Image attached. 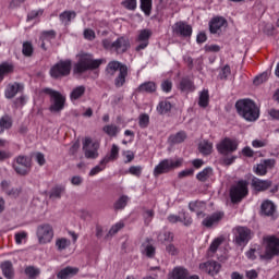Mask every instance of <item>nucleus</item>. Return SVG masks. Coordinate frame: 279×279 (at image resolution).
Returning <instances> with one entry per match:
<instances>
[{
    "label": "nucleus",
    "mask_w": 279,
    "mask_h": 279,
    "mask_svg": "<svg viewBox=\"0 0 279 279\" xmlns=\"http://www.w3.org/2000/svg\"><path fill=\"white\" fill-rule=\"evenodd\" d=\"M236 112L242 119L254 123L260 117V109L252 99H240L235 102Z\"/></svg>",
    "instance_id": "f257e3e1"
},
{
    "label": "nucleus",
    "mask_w": 279,
    "mask_h": 279,
    "mask_svg": "<svg viewBox=\"0 0 279 279\" xmlns=\"http://www.w3.org/2000/svg\"><path fill=\"white\" fill-rule=\"evenodd\" d=\"M101 59H93V54L83 53L78 56V61L74 65V73H86L101 66Z\"/></svg>",
    "instance_id": "f03ea898"
},
{
    "label": "nucleus",
    "mask_w": 279,
    "mask_h": 279,
    "mask_svg": "<svg viewBox=\"0 0 279 279\" xmlns=\"http://www.w3.org/2000/svg\"><path fill=\"white\" fill-rule=\"evenodd\" d=\"M182 162H184L182 158L163 159L155 167L153 173L155 178H158V175H162V173H169V171H173V169H180Z\"/></svg>",
    "instance_id": "7ed1b4c3"
},
{
    "label": "nucleus",
    "mask_w": 279,
    "mask_h": 279,
    "mask_svg": "<svg viewBox=\"0 0 279 279\" xmlns=\"http://www.w3.org/2000/svg\"><path fill=\"white\" fill-rule=\"evenodd\" d=\"M43 93H45V95H49L52 102L50 106V112H60L61 110H64L66 97H64L60 92L46 87L43 89Z\"/></svg>",
    "instance_id": "20e7f679"
},
{
    "label": "nucleus",
    "mask_w": 279,
    "mask_h": 279,
    "mask_svg": "<svg viewBox=\"0 0 279 279\" xmlns=\"http://www.w3.org/2000/svg\"><path fill=\"white\" fill-rule=\"evenodd\" d=\"M104 49H109L110 51H116V53H125L130 49V39L126 37H119L114 41H110V39L102 40Z\"/></svg>",
    "instance_id": "39448f33"
},
{
    "label": "nucleus",
    "mask_w": 279,
    "mask_h": 279,
    "mask_svg": "<svg viewBox=\"0 0 279 279\" xmlns=\"http://www.w3.org/2000/svg\"><path fill=\"white\" fill-rule=\"evenodd\" d=\"M266 248L264 255H260L262 260H271L275 256H279V238L274 235L264 239Z\"/></svg>",
    "instance_id": "423d86ee"
},
{
    "label": "nucleus",
    "mask_w": 279,
    "mask_h": 279,
    "mask_svg": "<svg viewBox=\"0 0 279 279\" xmlns=\"http://www.w3.org/2000/svg\"><path fill=\"white\" fill-rule=\"evenodd\" d=\"M71 60H61L50 69V76L53 77V80L66 77V75H71Z\"/></svg>",
    "instance_id": "0eeeda50"
},
{
    "label": "nucleus",
    "mask_w": 279,
    "mask_h": 279,
    "mask_svg": "<svg viewBox=\"0 0 279 279\" xmlns=\"http://www.w3.org/2000/svg\"><path fill=\"white\" fill-rule=\"evenodd\" d=\"M53 226L49 223H41L37 227L36 236L39 245H47L53 241Z\"/></svg>",
    "instance_id": "6e6552de"
},
{
    "label": "nucleus",
    "mask_w": 279,
    "mask_h": 279,
    "mask_svg": "<svg viewBox=\"0 0 279 279\" xmlns=\"http://www.w3.org/2000/svg\"><path fill=\"white\" fill-rule=\"evenodd\" d=\"M216 149L220 156H230V154H234L239 149V142L230 137H225L216 144Z\"/></svg>",
    "instance_id": "1a4fd4ad"
},
{
    "label": "nucleus",
    "mask_w": 279,
    "mask_h": 279,
    "mask_svg": "<svg viewBox=\"0 0 279 279\" xmlns=\"http://www.w3.org/2000/svg\"><path fill=\"white\" fill-rule=\"evenodd\" d=\"M234 243L240 247H245L252 241V230L247 227H235L233 229Z\"/></svg>",
    "instance_id": "9d476101"
},
{
    "label": "nucleus",
    "mask_w": 279,
    "mask_h": 279,
    "mask_svg": "<svg viewBox=\"0 0 279 279\" xmlns=\"http://www.w3.org/2000/svg\"><path fill=\"white\" fill-rule=\"evenodd\" d=\"M247 181H239L235 185L231 186L230 197L233 204H239L241 199L247 196Z\"/></svg>",
    "instance_id": "9b49d317"
},
{
    "label": "nucleus",
    "mask_w": 279,
    "mask_h": 279,
    "mask_svg": "<svg viewBox=\"0 0 279 279\" xmlns=\"http://www.w3.org/2000/svg\"><path fill=\"white\" fill-rule=\"evenodd\" d=\"M83 153L87 160H96V158H99V143L86 137L83 141Z\"/></svg>",
    "instance_id": "f8f14e48"
},
{
    "label": "nucleus",
    "mask_w": 279,
    "mask_h": 279,
    "mask_svg": "<svg viewBox=\"0 0 279 279\" xmlns=\"http://www.w3.org/2000/svg\"><path fill=\"white\" fill-rule=\"evenodd\" d=\"M13 169L20 175H27V172L32 169V159L27 156H19L13 163Z\"/></svg>",
    "instance_id": "ddd939ff"
},
{
    "label": "nucleus",
    "mask_w": 279,
    "mask_h": 279,
    "mask_svg": "<svg viewBox=\"0 0 279 279\" xmlns=\"http://www.w3.org/2000/svg\"><path fill=\"white\" fill-rule=\"evenodd\" d=\"M172 33L174 36H181V38H191L193 36V26L186 22L179 21L172 25Z\"/></svg>",
    "instance_id": "4468645a"
},
{
    "label": "nucleus",
    "mask_w": 279,
    "mask_h": 279,
    "mask_svg": "<svg viewBox=\"0 0 279 279\" xmlns=\"http://www.w3.org/2000/svg\"><path fill=\"white\" fill-rule=\"evenodd\" d=\"M259 215L262 217H270V219H277L278 218V209L276 207V204L274 202L266 199L260 205Z\"/></svg>",
    "instance_id": "2eb2a0df"
},
{
    "label": "nucleus",
    "mask_w": 279,
    "mask_h": 279,
    "mask_svg": "<svg viewBox=\"0 0 279 279\" xmlns=\"http://www.w3.org/2000/svg\"><path fill=\"white\" fill-rule=\"evenodd\" d=\"M149 38H151L150 29L145 28L140 31L135 39V43H137L135 51H143V49H147V47L149 46Z\"/></svg>",
    "instance_id": "dca6fc26"
},
{
    "label": "nucleus",
    "mask_w": 279,
    "mask_h": 279,
    "mask_svg": "<svg viewBox=\"0 0 279 279\" xmlns=\"http://www.w3.org/2000/svg\"><path fill=\"white\" fill-rule=\"evenodd\" d=\"M199 270L209 276H217L221 271V264L215 260H208L199 264Z\"/></svg>",
    "instance_id": "f3484780"
},
{
    "label": "nucleus",
    "mask_w": 279,
    "mask_h": 279,
    "mask_svg": "<svg viewBox=\"0 0 279 279\" xmlns=\"http://www.w3.org/2000/svg\"><path fill=\"white\" fill-rule=\"evenodd\" d=\"M274 167H276V160L265 159L254 167V171L256 175H267V170L274 169Z\"/></svg>",
    "instance_id": "a211bd4d"
},
{
    "label": "nucleus",
    "mask_w": 279,
    "mask_h": 279,
    "mask_svg": "<svg viewBox=\"0 0 279 279\" xmlns=\"http://www.w3.org/2000/svg\"><path fill=\"white\" fill-rule=\"evenodd\" d=\"M25 90V85L23 83H11L7 86L5 97L7 99H14L19 93H23Z\"/></svg>",
    "instance_id": "6ab92c4d"
},
{
    "label": "nucleus",
    "mask_w": 279,
    "mask_h": 279,
    "mask_svg": "<svg viewBox=\"0 0 279 279\" xmlns=\"http://www.w3.org/2000/svg\"><path fill=\"white\" fill-rule=\"evenodd\" d=\"M221 219H223V213H215L210 216H207L202 221V226H204L205 228H213V226H218Z\"/></svg>",
    "instance_id": "aec40b11"
},
{
    "label": "nucleus",
    "mask_w": 279,
    "mask_h": 279,
    "mask_svg": "<svg viewBox=\"0 0 279 279\" xmlns=\"http://www.w3.org/2000/svg\"><path fill=\"white\" fill-rule=\"evenodd\" d=\"M142 254L147 258H154L156 256V246L151 244V240L146 239L142 244Z\"/></svg>",
    "instance_id": "412c9836"
},
{
    "label": "nucleus",
    "mask_w": 279,
    "mask_h": 279,
    "mask_svg": "<svg viewBox=\"0 0 279 279\" xmlns=\"http://www.w3.org/2000/svg\"><path fill=\"white\" fill-rule=\"evenodd\" d=\"M205 207L206 205L204 204V202L199 201H194L189 204V209L191 210V213H196L198 219H204V217H206V214L202 211Z\"/></svg>",
    "instance_id": "4be33fe9"
},
{
    "label": "nucleus",
    "mask_w": 279,
    "mask_h": 279,
    "mask_svg": "<svg viewBox=\"0 0 279 279\" xmlns=\"http://www.w3.org/2000/svg\"><path fill=\"white\" fill-rule=\"evenodd\" d=\"M78 272H80V268L68 266V267L61 269L57 274V278L58 279H69V278H73V276H77Z\"/></svg>",
    "instance_id": "5701e85b"
},
{
    "label": "nucleus",
    "mask_w": 279,
    "mask_h": 279,
    "mask_svg": "<svg viewBox=\"0 0 279 279\" xmlns=\"http://www.w3.org/2000/svg\"><path fill=\"white\" fill-rule=\"evenodd\" d=\"M252 186L255 191H258V192L267 191L271 186V181L253 178Z\"/></svg>",
    "instance_id": "b1692460"
},
{
    "label": "nucleus",
    "mask_w": 279,
    "mask_h": 279,
    "mask_svg": "<svg viewBox=\"0 0 279 279\" xmlns=\"http://www.w3.org/2000/svg\"><path fill=\"white\" fill-rule=\"evenodd\" d=\"M0 269L4 278L12 279L14 278V266L12 262L5 260L0 264Z\"/></svg>",
    "instance_id": "393cba45"
},
{
    "label": "nucleus",
    "mask_w": 279,
    "mask_h": 279,
    "mask_svg": "<svg viewBox=\"0 0 279 279\" xmlns=\"http://www.w3.org/2000/svg\"><path fill=\"white\" fill-rule=\"evenodd\" d=\"M125 77H128V65H122L118 76L114 80L116 88H121L125 84Z\"/></svg>",
    "instance_id": "a878e982"
},
{
    "label": "nucleus",
    "mask_w": 279,
    "mask_h": 279,
    "mask_svg": "<svg viewBox=\"0 0 279 279\" xmlns=\"http://www.w3.org/2000/svg\"><path fill=\"white\" fill-rule=\"evenodd\" d=\"M223 25H226V19L215 17L209 23V32L211 34H217L219 32V29H221V27H223Z\"/></svg>",
    "instance_id": "bb28decb"
},
{
    "label": "nucleus",
    "mask_w": 279,
    "mask_h": 279,
    "mask_svg": "<svg viewBox=\"0 0 279 279\" xmlns=\"http://www.w3.org/2000/svg\"><path fill=\"white\" fill-rule=\"evenodd\" d=\"M157 239L161 245H168L169 243H173L174 234L171 231L165 230L158 234Z\"/></svg>",
    "instance_id": "cd10ccee"
},
{
    "label": "nucleus",
    "mask_w": 279,
    "mask_h": 279,
    "mask_svg": "<svg viewBox=\"0 0 279 279\" xmlns=\"http://www.w3.org/2000/svg\"><path fill=\"white\" fill-rule=\"evenodd\" d=\"M158 86L156 85L155 82H145V83H142L138 87H137V93H148V94H151V93H156Z\"/></svg>",
    "instance_id": "c85d7f7f"
},
{
    "label": "nucleus",
    "mask_w": 279,
    "mask_h": 279,
    "mask_svg": "<svg viewBox=\"0 0 279 279\" xmlns=\"http://www.w3.org/2000/svg\"><path fill=\"white\" fill-rule=\"evenodd\" d=\"M213 143L209 142L208 140H203L198 144V150L201 154H203V156H210L213 154Z\"/></svg>",
    "instance_id": "c756f323"
},
{
    "label": "nucleus",
    "mask_w": 279,
    "mask_h": 279,
    "mask_svg": "<svg viewBox=\"0 0 279 279\" xmlns=\"http://www.w3.org/2000/svg\"><path fill=\"white\" fill-rule=\"evenodd\" d=\"M63 193H66V186H64V185H56L54 187H52L50 190L49 197L51 199H61Z\"/></svg>",
    "instance_id": "7c9ffc66"
},
{
    "label": "nucleus",
    "mask_w": 279,
    "mask_h": 279,
    "mask_svg": "<svg viewBox=\"0 0 279 279\" xmlns=\"http://www.w3.org/2000/svg\"><path fill=\"white\" fill-rule=\"evenodd\" d=\"M121 66L126 65L119 61H110L106 68L107 74H109L111 77L114 76L117 71H119V73L121 72Z\"/></svg>",
    "instance_id": "2f4dec72"
},
{
    "label": "nucleus",
    "mask_w": 279,
    "mask_h": 279,
    "mask_svg": "<svg viewBox=\"0 0 279 279\" xmlns=\"http://www.w3.org/2000/svg\"><path fill=\"white\" fill-rule=\"evenodd\" d=\"M86 93V86L80 85L72 89L70 94L71 101H77V99H82L84 97V94Z\"/></svg>",
    "instance_id": "473e14b6"
},
{
    "label": "nucleus",
    "mask_w": 279,
    "mask_h": 279,
    "mask_svg": "<svg viewBox=\"0 0 279 279\" xmlns=\"http://www.w3.org/2000/svg\"><path fill=\"white\" fill-rule=\"evenodd\" d=\"M75 16H77L75 11H64L59 15V19L63 25H70Z\"/></svg>",
    "instance_id": "72a5a7b5"
},
{
    "label": "nucleus",
    "mask_w": 279,
    "mask_h": 279,
    "mask_svg": "<svg viewBox=\"0 0 279 279\" xmlns=\"http://www.w3.org/2000/svg\"><path fill=\"white\" fill-rule=\"evenodd\" d=\"M186 132L179 131L177 134H172L169 136V142L172 143V145H178L180 143H184L186 141Z\"/></svg>",
    "instance_id": "f704fd0d"
},
{
    "label": "nucleus",
    "mask_w": 279,
    "mask_h": 279,
    "mask_svg": "<svg viewBox=\"0 0 279 279\" xmlns=\"http://www.w3.org/2000/svg\"><path fill=\"white\" fill-rule=\"evenodd\" d=\"M8 141L0 138V162H3L10 158H12V153L9 150H3L4 147H7Z\"/></svg>",
    "instance_id": "c9c22d12"
},
{
    "label": "nucleus",
    "mask_w": 279,
    "mask_h": 279,
    "mask_svg": "<svg viewBox=\"0 0 279 279\" xmlns=\"http://www.w3.org/2000/svg\"><path fill=\"white\" fill-rule=\"evenodd\" d=\"M117 158H119V146H117V144H113L110 150V155L105 156L101 159V163L104 165V162H110L112 160H117Z\"/></svg>",
    "instance_id": "e433bc0d"
},
{
    "label": "nucleus",
    "mask_w": 279,
    "mask_h": 279,
    "mask_svg": "<svg viewBox=\"0 0 279 279\" xmlns=\"http://www.w3.org/2000/svg\"><path fill=\"white\" fill-rule=\"evenodd\" d=\"M12 128V118L8 114L0 118V134H3L5 130Z\"/></svg>",
    "instance_id": "4c0bfd02"
},
{
    "label": "nucleus",
    "mask_w": 279,
    "mask_h": 279,
    "mask_svg": "<svg viewBox=\"0 0 279 279\" xmlns=\"http://www.w3.org/2000/svg\"><path fill=\"white\" fill-rule=\"evenodd\" d=\"M211 177H213V168L207 167L203 171L196 174V180H198L199 182H206Z\"/></svg>",
    "instance_id": "58836bf2"
},
{
    "label": "nucleus",
    "mask_w": 279,
    "mask_h": 279,
    "mask_svg": "<svg viewBox=\"0 0 279 279\" xmlns=\"http://www.w3.org/2000/svg\"><path fill=\"white\" fill-rule=\"evenodd\" d=\"M180 90L182 92H193L195 90V85H193V81L190 78H182L180 82Z\"/></svg>",
    "instance_id": "ea45409f"
},
{
    "label": "nucleus",
    "mask_w": 279,
    "mask_h": 279,
    "mask_svg": "<svg viewBox=\"0 0 279 279\" xmlns=\"http://www.w3.org/2000/svg\"><path fill=\"white\" fill-rule=\"evenodd\" d=\"M208 101H210L208 89H203L199 94L198 106L201 108H208Z\"/></svg>",
    "instance_id": "a19ab883"
},
{
    "label": "nucleus",
    "mask_w": 279,
    "mask_h": 279,
    "mask_svg": "<svg viewBox=\"0 0 279 279\" xmlns=\"http://www.w3.org/2000/svg\"><path fill=\"white\" fill-rule=\"evenodd\" d=\"M187 276H189V270H186L183 267H177L172 271L171 279H186Z\"/></svg>",
    "instance_id": "79ce46f5"
},
{
    "label": "nucleus",
    "mask_w": 279,
    "mask_h": 279,
    "mask_svg": "<svg viewBox=\"0 0 279 279\" xmlns=\"http://www.w3.org/2000/svg\"><path fill=\"white\" fill-rule=\"evenodd\" d=\"M71 246V240L66 238H58L56 240V247L58 252H63V250H66V247Z\"/></svg>",
    "instance_id": "37998d69"
},
{
    "label": "nucleus",
    "mask_w": 279,
    "mask_h": 279,
    "mask_svg": "<svg viewBox=\"0 0 279 279\" xmlns=\"http://www.w3.org/2000/svg\"><path fill=\"white\" fill-rule=\"evenodd\" d=\"M14 71V65L10 64V63H2L0 65V82H3V77H5V75L12 73Z\"/></svg>",
    "instance_id": "c03bdc74"
},
{
    "label": "nucleus",
    "mask_w": 279,
    "mask_h": 279,
    "mask_svg": "<svg viewBox=\"0 0 279 279\" xmlns=\"http://www.w3.org/2000/svg\"><path fill=\"white\" fill-rule=\"evenodd\" d=\"M171 104L167 100H162L157 106V112L159 114H167V112H171Z\"/></svg>",
    "instance_id": "a18cd8bd"
},
{
    "label": "nucleus",
    "mask_w": 279,
    "mask_h": 279,
    "mask_svg": "<svg viewBox=\"0 0 279 279\" xmlns=\"http://www.w3.org/2000/svg\"><path fill=\"white\" fill-rule=\"evenodd\" d=\"M140 8L145 16H151V0H140Z\"/></svg>",
    "instance_id": "49530a36"
},
{
    "label": "nucleus",
    "mask_w": 279,
    "mask_h": 279,
    "mask_svg": "<svg viewBox=\"0 0 279 279\" xmlns=\"http://www.w3.org/2000/svg\"><path fill=\"white\" fill-rule=\"evenodd\" d=\"M130 197L128 195H122L113 205L114 210H123L128 206Z\"/></svg>",
    "instance_id": "de8ad7c7"
},
{
    "label": "nucleus",
    "mask_w": 279,
    "mask_h": 279,
    "mask_svg": "<svg viewBox=\"0 0 279 279\" xmlns=\"http://www.w3.org/2000/svg\"><path fill=\"white\" fill-rule=\"evenodd\" d=\"M22 53L25 58H32L34 54V46L29 41H24L22 46Z\"/></svg>",
    "instance_id": "09e8293b"
},
{
    "label": "nucleus",
    "mask_w": 279,
    "mask_h": 279,
    "mask_svg": "<svg viewBox=\"0 0 279 279\" xmlns=\"http://www.w3.org/2000/svg\"><path fill=\"white\" fill-rule=\"evenodd\" d=\"M165 246L166 253H168L169 256H178V254H180V248L178 247V245L173 244V242H170Z\"/></svg>",
    "instance_id": "8fccbe9b"
},
{
    "label": "nucleus",
    "mask_w": 279,
    "mask_h": 279,
    "mask_svg": "<svg viewBox=\"0 0 279 279\" xmlns=\"http://www.w3.org/2000/svg\"><path fill=\"white\" fill-rule=\"evenodd\" d=\"M56 38V31H45L41 33L40 40L41 43H51Z\"/></svg>",
    "instance_id": "3c124183"
},
{
    "label": "nucleus",
    "mask_w": 279,
    "mask_h": 279,
    "mask_svg": "<svg viewBox=\"0 0 279 279\" xmlns=\"http://www.w3.org/2000/svg\"><path fill=\"white\" fill-rule=\"evenodd\" d=\"M102 131L105 134H108V136H117L119 134V126L114 124L105 125Z\"/></svg>",
    "instance_id": "603ef678"
},
{
    "label": "nucleus",
    "mask_w": 279,
    "mask_h": 279,
    "mask_svg": "<svg viewBox=\"0 0 279 279\" xmlns=\"http://www.w3.org/2000/svg\"><path fill=\"white\" fill-rule=\"evenodd\" d=\"M138 125H140V128L145 130V128H147L149 125V114H147V113L140 114Z\"/></svg>",
    "instance_id": "864d4df0"
},
{
    "label": "nucleus",
    "mask_w": 279,
    "mask_h": 279,
    "mask_svg": "<svg viewBox=\"0 0 279 279\" xmlns=\"http://www.w3.org/2000/svg\"><path fill=\"white\" fill-rule=\"evenodd\" d=\"M122 228H125V223H123V222H117L116 225H113V226L110 228V230H109L107 236H114V234H117V232H119V230H122Z\"/></svg>",
    "instance_id": "5fc2aeb1"
},
{
    "label": "nucleus",
    "mask_w": 279,
    "mask_h": 279,
    "mask_svg": "<svg viewBox=\"0 0 279 279\" xmlns=\"http://www.w3.org/2000/svg\"><path fill=\"white\" fill-rule=\"evenodd\" d=\"M222 243H223V238H216L209 246V252H211V254H215V252L219 250V245H221Z\"/></svg>",
    "instance_id": "6e6d98bb"
},
{
    "label": "nucleus",
    "mask_w": 279,
    "mask_h": 279,
    "mask_svg": "<svg viewBox=\"0 0 279 279\" xmlns=\"http://www.w3.org/2000/svg\"><path fill=\"white\" fill-rule=\"evenodd\" d=\"M267 80H269V73L264 72L254 78L253 84H255V86H259V84L267 82Z\"/></svg>",
    "instance_id": "4d7b16f0"
},
{
    "label": "nucleus",
    "mask_w": 279,
    "mask_h": 279,
    "mask_svg": "<svg viewBox=\"0 0 279 279\" xmlns=\"http://www.w3.org/2000/svg\"><path fill=\"white\" fill-rule=\"evenodd\" d=\"M106 165H108L107 162H99V165H97L96 167L92 168V170L89 171V175H97V173H101V171H104L106 169Z\"/></svg>",
    "instance_id": "13d9d810"
},
{
    "label": "nucleus",
    "mask_w": 279,
    "mask_h": 279,
    "mask_svg": "<svg viewBox=\"0 0 279 279\" xmlns=\"http://www.w3.org/2000/svg\"><path fill=\"white\" fill-rule=\"evenodd\" d=\"M181 223H183V226H192L193 225V218L186 213V211H181Z\"/></svg>",
    "instance_id": "bf43d9fd"
},
{
    "label": "nucleus",
    "mask_w": 279,
    "mask_h": 279,
    "mask_svg": "<svg viewBox=\"0 0 279 279\" xmlns=\"http://www.w3.org/2000/svg\"><path fill=\"white\" fill-rule=\"evenodd\" d=\"M23 241H27V232L21 231V232L15 233L16 245H22Z\"/></svg>",
    "instance_id": "052dcab7"
},
{
    "label": "nucleus",
    "mask_w": 279,
    "mask_h": 279,
    "mask_svg": "<svg viewBox=\"0 0 279 279\" xmlns=\"http://www.w3.org/2000/svg\"><path fill=\"white\" fill-rule=\"evenodd\" d=\"M122 5L126 10L134 11V10H136L137 3H136V0H124V1H122Z\"/></svg>",
    "instance_id": "680f3d73"
},
{
    "label": "nucleus",
    "mask_w": 279,
    "mask_h": 279,
    "mask_svg": "<svg viewBox=\"0 0 279 279\" xmlns=\"http://www.w3.org/2000/svg\"><path fill=\"white\" fill-rule=\"evenodd\" d=\"M171 88H173V83L169 80H166L161 83V90L163 93H171Z\"/></svg>",
    "instance_id": "e2e57ef3"
},
{
    "label": "nucleus",
    "mask_w": 279,
    "mask_h": 279,
    "mask_svg": "<svg viewBox=\"0 0 279 279\" xmlns=\"http://www.w3.org/2000/svg\"><path fill=\"white\" fill-rule=\"evenodd\" d=\"M129 173H131V175H136L138 178V177H141V173H143V167L132 166L129 169Z\"/></svg>",
    "instance_id": "0e129e2a"
},
{
    "label": "nucleus",
    "mask_w": 279,
    "mask_h": 279,
    "mask_svg": "<svg viewBox=\"0 0 279 279\" xmlns=\"http://www.w3.org/2000/svg\"><path fill=\"white\" fill-rule=\"evenodd\" d=\"M230 65H225L219 73L220 80H228V75H230Z\"/></svg>",
    "instance_id": "69168bd1"
},
{
    "label": "nucleus",
    "mask_w": 279,
    "mask_h": 279,
    "mask_svg": "<svg viewBox=\"0 0 279 279\" xmlns=\"http://www.w3.org/2000/svg\"><path fill=\"white\" fill-rule=\"evenodd\" d=\"M85 40H94L96 38L95 31L86 28L83 33Z\"/></svg>",
    "instance_id": "338daca9"
},
{
    "label": "nucleus",
    "mask_w": 279,
    "mask_h": 279,
    "mask_svg": "<svg viewBox=\"0 0 279 279\" xmlns=\"http://www.w3.org/2000/svg\"><path fill=\"white\" fill-rule=\"evenodd\" d=\"M144 219H145V223L147 225L151 223V220L154 219V209H147L144 213Z\"/></svg>",
    "instance_id": "774afa93"
}]
</instances>
